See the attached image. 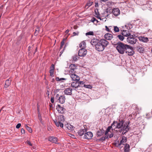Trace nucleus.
I'll list each match as a JSON object with an SVG mask.
<instances>
[{
  "label": "nucleus",
  "instance_id": "nucleus-34",
  "mask_svg": "<svg viewBox=\"0 0 152 152\" xmlns=\"http://www.w3.org/2000/svg\"><path fill=\"white\" fill-rule=\"evenodd\" d=\"M133 108L135 110L138 111L139 110L137 106L135 104H134L132 105Z\"/></svg>",
  "mask_w": 152,
  "mask_h": 152
},
{
  "label": "nucleus",
  "instance_id": "nucleus-39",
  "mask_svg": "<svg viewBox=\"0 0 152 152\" xmlns=\"http://www.w3.org/2000/svg\"><path fill=\"white\" fill-rule=\"evenodd\" d=\"M66 39H66L64 38V39H63L61 41V46H60L61 48H62L64 46V45L65 43V41Z\"/></svg>",
  "mask_w": 152,
  "mask_h": 152
},
{
  "label": "nucleus",
  "instance_id": "nucleus-57",
  "mask_svg": "<svg viewBox=\"0 0 152 152\" xmlns=\"http://www.w3.org/2000/svg\"><path fill=\"white\" fill-rule=\"evenodd\" d=\"M66 80V79L65 78H60V81L61 80Z\"/></svg>",
  "mask_w": 152,
  "mask_h": 152
},
{
  "label": "nucleus",
  "instance_id": "nucleus-42",
  "mask_svg": "<svg viewBox=\"0 0 152 152\" xmlns=\"http://www.w3.org/2000/svg\"><path fill=\"white\" fill-rule=\"evenodd\" d=\"M94 34V32L93 31H89L86 33V36L87 35H93Z\"/></svg>",
  "mask_w": 152,
  "mask_h": 152
},
{
  "label": "nucleus",
  "instance_id": "nucleus-27",
  "mask_svg": "<svg viewBox=\"0 0 152 152\" xmlns=\"http://www.w3.org/2000/svg\"><path fill=\"white\" fill-rule=\"evenodd\" d=\"M140 40L144 42H146L148 41V38L147 37H141L139 38Z\"/></svg>",
  "mask_w": 152,
  "mask_h": 152
},
{
  "label": "nucleus",
  "instance_id": "nucleus-47",
  "mask_svg": "<svg viewBox=\"0 0 152 152\" xmlns=\"http://www.w3.org/2000/svg\"><path fill=\"white\" fill-rule=\"evenodd\" d=\"M73 36H75L76 35H78L79 34V32L78 31H77V32H74L73 33Z\"/></svg>",
  "mask_w": 152,
  "mask_h": 152
},
{
  "label": "nucleus",
  "instance_id": "nucleus-33",
  "mask_svg": "<svg viewBox=\"0 0 152 152\" xmlns=\"http://www.w3.org/2000/svg\"><path fill=\"white\" fill-rule=\"evenodd\" d=\"M95 16L98 18L100 20H101V18L100 17V15L99 14L97 10H95Z\"/></svg>",
  "mask_w": 152,
  "mask_h": 152
},
{
  "label": "nucleus",
  "instance_id": "nucleus-64",
  "mask_svg": "<svg viewBox=\"0 0 152 152\" xmlns=\"http://www.w3.org/2000/svg\"><path fill=\"white\" fill-rule=\"evenodd\" d=\"M110 27H111V26H109V28H110Z\"/></svg>",
  "mask_w": 152,
  "mask_h": 152
},
{
  "label": "nucleus",
  "instance_id": "nucleus-53",
  "mask_svg": "<svg viewBox=\"0 0 152 152\" xmlns=\"http://www.w3.org/2000/svg\"><path fill=\"white\" fill-rule=\"evenodd\" d=\"M113 136V133H111L109 135V137L110 138L112 137Z\"/></svg>",
  "mask_w": 152,
  "mask_h": 152
},
{
  "label": "nucleus",
  "instance_id": "nucleus-48",
  "mask_svg": "<svg viewBox=\"0 0 152 152\" xmlns=\"http://www.w3.org/2000/svg\"><path fill=\"white\" fill-rule=\"evenodd\" d=\"M21 126V124L20 123H19L16 126V127L17 129H19L20 128Z\"/></svg>",
  "mask_w": 152,
  "mask_h": 152
},
{
  "label": "nucleus",
  "instance_id": "nucleus-54",
  "mask_svg": "<svg viewBox=\"0 0 152 152\" xmlns=\"http://www.w3.org/2000/svg\"><path fill=\"white\" fill-rule=\"evenodd\" d=\"M56 81H60V79H59V77H57L56 78Z\"/></svg>",
  "mask_w": 152,
  "mask_h": 152
},
{
  "label": "nucleus",
  "instance_id": "nucleus-60",
  "mask_svg": "<svg viewBox=\"0 0 152 152\" xmlns=\"http://www.w3.org/2000/svg\"><path fill=\"white\" fill-rule=\"evenodd\" d=\"M69 30L67 29L66 31L65 32L66 33V34H67L69 32Z\"/></svg>",
  "mask_w": 152,
  "mask_h": 152
},
{
  "label": "nucleus",
  "instance_id": "nucleus-14",
  "mask_svg": "<svg viewBox=\"0 0 152 152\" xmlns=\"http://www.w3.org/2000/svg\"><path fill=\"white\" fill-rule=\"evenodd\" d=\"M112 13L115 16H117L120 14V11L118 8H114L113 9Z\"/></svg>",
  "mask_w": 152,
  "mask_h": 152
},
{
  "label": "nucleus",
  "instance_id": "nucleus-21",
  "mask_svg": "<svg viewBox=\"0 0 152 152\" xmlns=\"http://www.w3.org/2000/svg\"><path fill=\"white\" fill-rule=\"evenodd\" d=\"M54 122L57 126H60L62 128L63 127V124L59 120L58 121H54Z\"/></svg>",
  "mask_w": 152,
  "mask_h": 152
},
{
  "label": "nucleus",
  "instance_id": "nucleus-38",
  "mask_svg": "<svg viewBox=\"0 0 152 152\" xmlns=\"http://www.w3.org/2000/svg\"><path fill=\"white\" fill-rule=\"evenodd\" d=\"M114 31L115 32H117L119 31V28L117 26H114Z\"/></svg>",
  "mask_w": 152,
  "mask_h": 152
},
{
  "label": "nucleus",
  "instance_id": "nucleus-45",
  "mask_svg": "<svg viewBox=\"0 0 152 152\" xmlns=\"http://www.w3.org/2000/svg\"><path fill=\"white\" fill-rule=\"evenodd\" d=\"M77 81V84H78V85H79V87L80 86V85L82 84H83V83H84L83 81Z\"/></svg>",
  "mask_w": 152,
  "mask_h": 152
},
{
  "label": "nucleus",
  "instance_id": "nucleus-6",
  "mask_svg": "<svg viewBox=\"0 0 152 152\" xmlns=\"http://www.w3.org/2000/svg\"><path fill=\"white\" fill-rule=\"evenodd\" d=\"M87 54V50L85 48H81L79 50L78 55L79 56H85Z\"/></svg>",
  "mask_w": 152,
  "mask_h": 152
},
{
  "label": "nucleus",
  "instance_id": "nucleus-9",
  "mask_svg": "<svg viewBox=\"0 0 152 152\" xmlns=\"http://www.w3.org/2000/svg\"><path fill=\"white\" fill-rule=\"evenodd\" d=\"M125 52L129 56H132L134 53V51L133 50L131 46H130V48L127 49Z\"/></svg>",
  "mask_w": 152,
  "mask_h": 152
},
{
  "label": "nucleus",
  "instance_id": "nucleus-15",
  "mask_svg": "<svg viewBox=\"0 0 152 152\" xmlns=\"http://www.w3.org/2000/svg\"><path fill=\"white\" fill-rule=\"evenodd\" d=\"M49 140L52 142L58 144L57 138L54 137H49Z\"/></svg>",
  "mask_w": 152,
  "mask_h": 152
},
{
  "label": "nucleus",
  "instance_id": "nucleus-32",
  "mask_svg": "<svg viewBox=\"0 0 152 152\" xmlns=\"http://www.w3.org/2000/svg\"><path fill=\"white\" fill-rule=\"evenodd\" d=\"M72 61H77L79 57L77 55H74L72 57Z\"/></svg>",
  "mask_w": 152,
  "mask_h": 152
},
{
  "label": "nucleus",
  "instance_id": "nucleus-30",
  "mask_svg": "<svg viewBox=\"0 0 152 152\" xmlns=\"http://www.w3.org/2000/svg\"><path fill=\"white\" fill-rule=\"evenodd\" d=\"M86 130L85 129H82L79 130L78 132V134L80 136H82Z\"/></svg>",
  "mask_w": 152,
  "mask_h": 152
},
{
  "label": "nucleus",
  "instance_id": "nucleus-50",
  "mask_svg": "<svg viewBox=\"0 0 152 152\" xmlns=\"http://www.w3.org/2000/svg\"><path fill=\"white\" fill-rule=\"evenodd\" d=\"M50 101L52 103H53L54 102V98L52 97L50 99Z\"/></svg>",
  "mask_w": 152,
  "mask_h": 152
},
{
  "label": "nucleus",
  "instance_id": "nucleus-13",
  "mask_svg": "<svg viewBox=\"0 0 152 152\" xmlns=\"http://www.w3.org/2000/svg\"><path fill=\"white\" fill-rule=\"evenodd\" d=\"M104 48H105L103 46L99 44V42L96 47V50L98 51H102L104 50Z\"/></svg>",
  "mask_w": 152,
  "mask_h": 152
},
{
  "label": "nucleus",
  "instance_id": "nucleus-41",
  "mask_svg": "<svg viewBox=\"0 0 152 152\" xmlns=\"http://www.w3.org/2000/svg\"><path fill=\"white\" fill-rule=\"evenodd\" d=\"M26 127L27 130L30 133L32 132V130L30 127L28 126L27 125H26Z\"/></svg>",
  "mask_w": 152,
  "mask_h": 152
},
{
  "label": "nucleus",
  "instance_id": "nucleus-35",
  "mask_svg": "<svg viewBox=\"0 0 152 152\" xmlns=\"http://www.w3.org/2000/svg\"><path fill=\"white\" fill-rule=\"evenodd\" d=\"M92 2H88L85 6V7H86L87 9L88 8L92 5Z\"/></svg>",
  "mask_w": 152,
  "mask_h": 152
},
{
  "label": "nucleus",
  "instance_id": "nucleus-2",
  "mask_svg": "<svg viewBox=\"0 0 152 152\" xmlns=\"http://www.w3.org/2000/svg\"><path fill=\"white\" fill-rule=\"evenodd\" d=\"M116 50L121 54H124L127 49L130 48V46L123 43L121 42H118L115 45Z\"/></svg>",
  "mask_w": 152,
  "mask_h": 152
},
{
  "label": "nucleus",
  "instance_id": "nucleus-11",
  "mask_svg": "<svg viewBox=\"0 0 152 152\" xmlns=\"http://www.w3.org/2000/svg\"><path fill=\"white\" fill-rule=\"evenodd\" d=\"M72 88H66L64 91V94L66 95H71L72 94Z\"/></svg>",
  "mask_w": 152,
  "mask_h": 152
},
{
  "label": "nucleus",
  "instance_id": "nucleus-7",
  "mask_svg": "<svg viewBox=\"0 0 152 152\" xmlns=\"http://www.w3.org/2000/svg\"><path fill=\"white\" fill-rule=\"evenodd\" d=\"M99 44L103 46L105 48L109 44V42L104 39H102L99 41Z\"/></svg>",
  "mask_w": 152,
  "mask_h": 152
},
{
  "label": "nucleus",
  "instance_id": "nucleus-1",
  "mask_svg": "<svg viewBox=\"0 0 152 152\" xmlns=\"http://www.w3.org/2000/svg\"><path fill=\"white\" fill-rule=\"evenodd\" d=\"M112 126H113L114 129L116 128L121 129L122 130H123L124 134L127 132L129 129V127L126 124V125L124 124V121L121 120H120L118 121H114L112 124Z\"/></svg>",
  "mask_w": 152,
  "mask_h": 152
},
{
  "label": "nucleus",
  "instance_id": "nucleus-44",
  "mask_svg": "<svg viewBox=\"0 0 152 152\" xmlns=\"http://www.w3.org/2000/svg\"><path fill=\"white\" fill-rule=\"evenodd\" d=\"M151 115L150 113H148L146 115V118L148 119H149L151 117Z\"/></svg>",
  "mask_w": 152,
  "mask_h": 152
},
{
  "label": "nucleus",
  "instance_id": "nucleus-4",
  "mask_svg": "<svg viewBox=\"0 0 152 152\" xmlns=\"http://www.w3.org/2000/svg\"><path fill=\"white\" fill-rule=\"evenodd\" d=\"M70 70L69 71V74H72L75 73V70L77 69V66L75 64H71L69 67Z\"/></svg>",
  "mask_w": 152,
  "mask_h": 152
},
{
  "label": "nucleus",
  "instance_id": "nucleus-18",
  "mask_svg": "<svg viewBox=\"0 0 152 152\" xmlns=\"http://www.w3.org/2000/svg\"><path fill=\"white\" fill-rule=\"evenodd\" d=\"M122 35L124 37H129L131 35V34L128 30H124L122 33Z\"/></svg>",
  "mask_w": 152,
  "mask_h": 152
},
{
  "label": "nucleus",
  "instance_id": "nucleus-56",
  "mask_svg": "<svg viewBox=\"0 0 152 152\" xmlns=\"http://www.w3.org/2000/svg\"><path fill=\"white\" fill-rule=\"evenodd\" d=\"M75 29H76L77 28V26H74V27H73Z\"/></svg>",
  "mask_w": 152,
  "mask_h": 152
},
{
  "label": "nucleus",
  "instance_id": "nucleus-8",
  "mask_svg": "<svg viewBox=\"0 0 152 152\" xmlns=\"http://www.w3.org/2000/svg\"><path fill=\"white\" fill-rule=\"evenodd\" d=\"M93 136L92 133L90 132H87L84 134V138L87 139H91Z\"/></svg>",
  "mask_w": 152,
  "mask_h": 152
},
{
  "label": "nucleus",
  "instance_id": "nucleus-3",
  "mask_svg": "<svg viewBox=\"0 0 152 152\" xmlns=\"http://www.w3.org/2000/svg\"><path fill=\"white\" fill-rule=\"evenodd\" d=\"M56 99L61 104H63L65 102V98L64 95L59 96L58 94H57L55 97Z\"/></svg>",
  "mask_w": 152,
  "mask_h": 152
},
{
  "label": "nucleus",
  "instance_id": "nucleus-31",
  "mask_svg": "<svg viewBox=\"0 0 152 152\" xmlns=\"http://www.w3.org/2000/svg\"><path fill=\"white\" fill-rule=\"evenodd\" d=\"M67 128L69 130H73L74 128V127L69 124H68L66 125Z\"/></svg>",
  "mask_w": 152,
  "mask_h": 152
},
{
  "label": "nucleus",
  "instance_id": "nucleus-62",
  "mask_svg": "<svg viewBox=\"0 0 152 152\" xmlns=\"http://www.w3.org/2000/svg\"><path fill=\"white\" fill-rule=\"evenodd\" d=\"M102 1H107V0H101Z\"/></svg>",
  "mask_w": 152,
  "mask_h": 152
},
{
  "label": "nucleus",
  "instance_id": "nucleus-16",
  "mask_svg": "<svg viewBox=\"0 0 152 152\" xmlns=\"http://www.w3.org/2000/svg\"><path fill=\"white\" fill-rule=\"evenodd\" d=\"M99 40L97 39H92L91 42V44L93 46H95L97 45V44L99 43Z\"/></svg>",
  "mask_w": 152,
  "mask_h": 152
},
{
  "label": "nucleus",
  "instance_id": "nucleus-51",
  "mask_svg": "<svg viewBox=\"0 0 152 152\" xmlns=\"http://www.w3.org/2000/svg\"><path fill=\"white\" fill-rule=\"evenodd\" d=\"M105 28H106V30L107 31H108V32H110V30H109V28H108V27L107 26H105Z\"/></svg>",
  "mask_w": 152,
  "mask_h": 152
},
{
  "label": "nucleus",
  "instance_id": "nucleus-10",
  "mask_svg": "<svg viewBox=\"0 0 152 152\" xmlns=\"http://www.w3.org/2000/svg\"><path fill=\"white\" fill-rule=\"evenodd\" d=\"M69 74L70 75L71 77L72 78L73 80L78 81L80 79V77L76 75L75 73H72V74Z\"/></svg>",
  "mask_w": 152,
  "mask_h": 152
},
{
  "label": "nucleus",
  "instance_id": "nucleus-40",
  "mask_svg": "<svg viewBox=\"0 0 152 152\" xmlns=\"http://www.w3.org/2000/svg\"><path fill=\"white\" fill-rule=\"evenodd\" d=\"M91 21L94 23H96V24H97L98 22V21L95 18H92Z\"/></svg>",
  "mask_w": 152,
  "mask_h": 152
},
{
  "label": "nucleus",
  "instance_id": "nucleus-22",
  "mask_svg": "<svg viewBox=\"0 0 152 152\" xmlns=\"http://www.w3.org/2000/svg\"><path fill=\"white\" fill-rule=\"evenodd\" d=\"M130 147V146L128 144H126L124 148V151L125 152H129V151Z\"/></svg>",
  "mask_w": 152,
  "mask_h": 152
},
{
  "label": "nucleus",
  "instance_id": "nucleus-25",
  "mask_svg": "<svg viewBox=\"0 0 152 152\" xmlns=\"http://www.w3.org/2000/svg\"><path fill=\"white\" fill-rule=\"evenodd\" d=\"M137 51L140 53H142L144 51V49L142 47L138 46L136 48Z\"/></svg>",
  "mask_w": 152,
  "mask_h": 152
},
{
  "label": "nucleus",
  "instance_id": "nucleus-5",
  "mask_svg": "<svg viewBox=\"0 0 152 152\" xmlns=\"http://www.w3.org/2000/svg\"><path fill=\"white\" fill-rule=\"evenodd\" d=\"M137 40L133 37V36L131 35L128 37L127 39V42L131 44L135 43Z\"/></svg>",
  "mask_w": 152,
  "mask_h": 152
},
{
  "label": "nucleus",
  "instance_id": "nucleus-36",
  "mask_svg": "<svg viewBox=\"0 0 152 152\" xmlns=\"http://www.w3.org/2000/svg\"><path fill=\"white\" fill-rule=\"evenodd\" d=\"M117 37L119 39H120L121 41H123L124 39V36L123 35L122 36L121 35H118Z\"/></svg>",
  "mask_w": 152,
  "mask_h": 152
},
{
  "label": "nucleus",
  "instance_id": "nucleus-59",
  "mask_svg": "<svg viewBox=\"0 0 152 152\" xmlns=\"http://www.w3.org/2000/svg\"><path fill=\"white\" fill-rule=\"evenodd\" d=\"M95 6L96 7H97V6H98V3H96V2Z\"/></svg>",
  "mask_w": 152,
  "mask_h": 152
},
{
  "label": "nucleus",
  "instance_id": "nucleus-17",
  "mask_svg": "<svg viewBox=\"0 0 152 152\" xmlns=\"http://www.w3.org/2000/svg\"><path fill=\"white\" fill-rule=\"evenodd\" d=\"M104 37L107 40H110L113 38V37L112 34L107 33L104 35Z\"/></svg>",
  "mask_w": 152,
  "mask_h": 152
},
{
  "label": "nucleus",
  "instance_id": "nucleus-24",
  "mask_svg": "<svg viewBox=\"0 0 152 152\" xmlns=\"http://www.w3.org/2000/svg\"><path fill=\"white\" fill-rule=\"evenodd\" d=\"M86 44L84 41L82 42L79 44V47L81 48H85L86 47Z\"/></svg>",
  "mask_w": 152,
  "mask_h": 152
},
{
  "label": "nucleus",
  "instance_id": "nucleus-23",
  "mask_svg": "<svg viewBox=\"0 0 152 152\" xmlns=\"http://www.w3.org/2000/svg\"><path fill=\"white\" fill-rule=\"evenodd\" d=\"M127 140V138L124 136H123L122 137V140L120 141V143L121 144L124 145V143H125L126 142Z\"/></svg>",
  "mask_w": 152,
  "mask_h": 152
},
{
  "label": "nucleus",
  "instance_id": "nucleus-52",
  "mask_svg": "<svg viewBox=\"0 0 152 152\" xmlns=\"http://www.w3.org/2000/svg\"><path fill=\"white\" fill-rule=\"evenodd\" d=\"M122 144H121L120 143L118 145V147L120 148L123 147V146H121V145Z\"/></svg>",
  "mask_w": 152,
  "mask_h": 152
},
{
  "label": "nucleus",
  "instance_id": "nucleus-26",
  "mask_svg": "<svg viewBox=\"0 0 152 152\" xmlns=\"http://www.w3.org/2000/svg\"><path fill=\"white\" fill-rule=\"evenodd\" d=\"M104 132L103 130H99L97 132L96 134L98 137L100 136L103 134Z\"/></svg>",
  "mask_w": 152,
  "mask_h": 152
},
{
  "label": "nucleus",
  "instance_id": "nucleus-29",
  "mask_svg": "<svg viewBox=\"0 0 152 152\" xmlns=\"http://www.w3.org/2000/svg\"><path fill=\"white\" fill-rule=\"evenodd\" d=\"M113 128V126H112V124L111 126H108L107 128V129L105 132V135H107V134L109 132H110V130L111 128Z\"/></svg>",
  "mask_w": 152,
  "mask_h": 152
},
{
  "label": "nucleus",
  "instance_id": "nucleus-49",
  "mask_svg": "<svg viewBox=\"0 0 152 152\" xmlns=\"http://www.w3.org/2000/svg\"><path fill=\"white\" fill-rule=\"evenodd\" d=\"M21 132L22 134H24L25 133V130L23 128L21 129Z\"/></svg>",
  "mask_w": 152,
  "mask_h": 152
},
{
  "label": "nucleus",
  "instance_id": "nucleus-43",
  "mask_svg": "<svg viewBox=\"0 0 152 152\" xmlns=\"http://www.w3.org/2000/svg\"><path fill=\"white\" fill-rule=\"evenodd\" d=\"M84 87H85L86 88H90V89H91L92 88V86L91 85H85V84L84 85Z\"/></svg>",
  "mask_w": 152,
  "mask_h": 152
},
{
  "label": "nucleus",
  "instance_id": "nucleus-63",
  "mask_svg": "<svg viewBox=\"0 0 152 152\" xmlns=\"http://www.w3.org/2000/svg\"><path fill=\"white\" fill-rule=\"evenodd\" d=\"M151 114L152 115V110L151 111Z\"/></svg>",
  "mask_w": 152,
  "mask_h": 152
},
{
  "label": "nucleus",
  "instance_id": "nucleus-58",
  "mask_svg": "<svg viewBox=\"0 0 152 152\" xmlns=\"http://www.w3.org/2000/svg\"><path fill=\"white\" fill-rule=\"evenodd\" d=\"M48 130L49 131H50V130H51V129L50 128V127H49L48 128Z\"/></svg>",
  "mask_w": 152,
  "mask_h": 152
},
{
  "label": "nucleus",
  "instance_id": "nucleus-20",
  "mask_svg": "<svg viewBox=\"0 0 152 152\" xmlns=\"http://www.w3.org/2000/svg\"><path fill=\"white\" fill-rule=\"evenodd\" d=\"M55 69L54 66L53 64H52L51 65V66L50 68V75L51 76L53 77V72H54V70Z\"/></svg>",
  "mask_w": 152,
  "mask_h": 152
},
{
  "label": "nucleus",
  "instance_id": "nucleus-12",
  "mask_svg": "<svg viewBox=\"0 0 152 152\" xmlns=\"http://www.w3.org/2000/svg\"><path fill=\"white\" fill-rule=\"evenodd\" d=\"M56 109L59 113H64L65 110V109L63 107H61L60 105H58L56 107Z\"/></svg>",
  "mask_w": 152,
  "mask_h": 152
},
{
  "label": "nucleus",
  "instance_id": "nucleus-55",
  "mask_svg": "<svg viewBox=\"0 0 152 152\" xmlns=\"http://www.w3.org/2000/svg\"><path fill=\"white\" fill-rule=\"evenodd\" d=\"M27 143L30 146H32V144H31V142H29V141L28 142H27Z\"/></svg>",
  "mask_w": 152,
  "mask_h": 152
},
{
  "label": "nucleus",
  "instance_id": "nucleus-46",
  "mask_svg": "<svg viewBox=\"0 0 152 152\" xmlns=\"http://www.w3.org/2000/svg\"><path fill=\"white\" fill-rule=\"evenodd\" d=\"M135 81V79L134 78H133V79H131L130 80V82L131 83H134Z\"/></svg>",
  "mask_w": 152,
  "mask_h": 152
},
{
  "label": "nucleus",
  "instance_id": "nucleus-28",
  "mask_svg": "<svg viewBox=\"0 0 152 152\" xmlns=\"http://www.w3.org/2000/svg\"><path fill=\"white\" fill-rule=\"evenodd\" d=\"M11 83V80L9 79L5 81L4 87L6 88L8 87L10 85Z\"/></svg>",
  "mask_w": 152,
  "mask_h": 152
},
{
  "label": "nucleus",
  "instance_id": "nucleus-19",
  "mask_svg": "<svg viewBox=\"0 0 152 152\" xmlns=\"http://www.w3.org/2000/svg\"><path fill=\"white\" fill-rule=\"evenodd\" d=\"M73 82L71 83V86L73 88H75V90H76V89L78 87H79V85H78L77 81Z\"/></svg>",
  "mask_w": 152,
  "mask_h": 152
},
{
  "label": "nucleus",
  "instance_id": "nucleus-37",
  "mask_svg": "<svg viewBox=\"0 0 152 152\" xmlns=\"http://www.w3.org/2000/svg\"><path fill=\"white\" fill-rule=\"evenodd\" d=\"M108 136L107 135H106L105 136L102 137L101 138L99 139V140L102 141H104L106 139L108 138Z\"/></svg>",
  "mask_w": 152,
  "mask_h": 152
},
{
  "label": "nucleus",
  "instance_id": "nucleus-61",
  "mask_svg": "<svg viewBox=\"0 0 152 152\" xmlns=\"http://www.w3.org/2000/svg\"><path fill=\"white\" fill-rule=\"evenodd\" d=\"M37 48L36 47V49H35V51H34V54H35V53L37 52Z\"/></svg>",
  "mask_w": 152,
  "mask_h": 152
}]
</instances>
